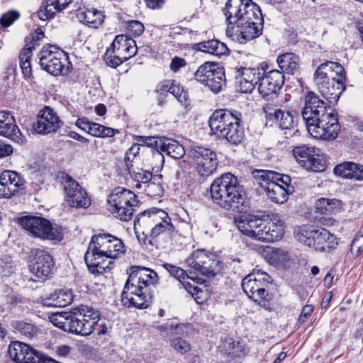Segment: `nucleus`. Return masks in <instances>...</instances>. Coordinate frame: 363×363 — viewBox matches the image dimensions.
<instances>
[{
  "instance_id": "57",
  "label": "nucleus",
  "mask_w": 363,
  "mask_h": 363,
  "mask_svg": "<svg viewBox=\"0 0 363 363\" xmlns=\"http://www.w3.org/2000/svg\"><path fill=\"white\" fill-rule=\"evenodd\" d=\"M172 347L181 354H185L191 350L190 344L181 337H177L172 340Z\"/></svg>"
},
{
  "instance_id": "23",
  "label": "nucleus",
  "mask_w": 363,
  "mask_h": 363,
  "mask_svg": "<svg viewBox=\"0 0 363 363\" xmlns=\"http://www.w3.org/2000/svg\"><path fill=\"white\" fill-rule=\"evenodd\" d=\"M62 125L57 113L49 106L45 107L38 116L33 128L39 134H48L55 132Z\"/></svg>"
},
{
  "instance_id": "10",
  "label": "nucleus",
  "mask_w": 363,
  "mask_h": 363,
  "mask_svg": "<svg viewBox=\"0 0 363 363\" xmlns=\"http://www.w3.org/2000/svg\"><path fill=\"white\" fill-rule=\"evenodd\" d=\"M63 185L65 201L73 208H86L91 205V199L79 184L67 174L61 172L58 175Z\"/></svg>"
},
{
  "instance_id": "31",
  "label": "nucleus",
  "mask_w": 363,
  "mask_h": 363,
  "mask_svg": "<svg viewBox=\"0 0 363 363\" xmlns=\"http://www.w3.org/2000/svg\"><path fill=\"white\" fill-rule=\"evenodd\" d=\"M262 221L258 216L252 214H243L238 218H235V223L240 231L252 238H254Z\"/></svg>"
},
{
  "instance_id": "5",
  "label": "nucleus",
  "mask_w": 363,
  "mask_h": 363,
  "mask_svg": "<svg viewBox=\"0 0 363 363\" xmlns=\"http://www.w3.org/2000/svg\"><path fill=\"white\" fill-rule=\"evenodd\" d=\"M271 281V277L267 273L253 272L242 279V288L250 298L267 310L270 308L271 295L268 290Z\"/></svg>"
},
{
  "instance_id": "51",
  "label": "nucleus",
  "mask_w": 363,
  "mask_h": 363,
  "mask_svg": "<svg viewBox=\"0 0 363 363\" xmlns=\"http://www.w3.org/2000/svg\"><path fill=\"white\" fill-rule=\"evenodd\" d=\"M309 162L305 164V169L313 172H320L325 170L326 167L325 160L318 155L313 153Z\"/></svg>"
},
{
  "instance_id": "13",
  "label": "nucleus",
  "mask_w": 363,
  "mask_h": 363,
  "mask_svg": "<svg viewBox=\"0 0 363 363\" xmlns=\"http://www.w3.org/2000/svg\"><path fill=\"white\" fill-rule=\"evenodd\" d=\"M189 155L194 162L196 172L201 176L208 177L216 170L217 155L211 149L202 146L191 147Z\"/></svg>"
},
{
  "instance_id": "55",
  "label": "nucleus",
  "mask_w": 363,
  "mask_h": 363,
  "mask_svg": "<svg viewBox=\"0 0 363 363\" xmlns=\"http://www.w3.org/2000/svg\"><path fill=\"white\" fill-rule=\"evenodd\" d=\"M162 266L172 277L177 279L179 282L182 281L181 279H191L185 270L177 266L168 263H165Z\"/></svg>"
},
{
  "instance_id": "45",
  "label": "nucleus",
  "mask_w": 363,
  "mask_h": 363,
  "mask_svg": "<svg viewBox=\"0 0 363 363\" xmlns=\"http://www.w3.org/2000/svg\"><path fill=\"white\" fill-rule=\"evenodd\" d=\"M6 303L11 309L19 308L21 312H24L28 311L30 301L18 294H13L7 296Z\"/></svg>"
},
{
  "instance_id": "38",
  "label": "nucleus",
  "mask_w": 363,
  "mask_h": 363,
  "mask_svg": "<svg viewBox=\"0 0 363 363\" xmlns=\"http://www.w3.org/2000/svg\"><path fill=\"white\" fill-rule=\"evenodd\" d=\"M128 47H130V55H135L138 51L135 41L127 35H118L116 36L110 48L115 52L119 51L121 53L125 49L128 50Z\"/></svg>"
},
{
  "instance_id": "3",
  "label": "nucleus",
  "mask_w": 363,
  "mask_h": 363,
  "mask_svg": "<svg viewBox=\"0 0 363 363\" xmlns=\"http://www.w3.org/2000/svg\"><path fill=\"white\" fill-rule=\"evenodd\" d=\"M99 319V311L83 305L70 311L54 313L50 316V322L56 327L82 336L92 333Z\"/></svg>"
},
{
  "instance_id": "12",
  "label": "nucleus",
  "mask_w": 363,
  "mask_h": 363,
  "mask_svg": "<svg viewBox=\"0 0 363 363\" xmlns=\"http://www.w3.org/2000/svg\"><path fill=\"white\" fill-rule=\"evenodd\" d=\"M194 79L207 86L212 91L219 92L225 84V72L219 65L206 62L195 72Z\"/></svg>"
},
{
  "instance_id": "49",
  "label": "nucleus",
  "mask_w": 363,
  "mask_h": 363,
  "mask_svg": "<svg viewBox=\"0 0 363 363\" xmlns=\"http://www.w3.org/2000/svg\"><path fill=\"white\" fill-rule=\"evenodd\" d=\"M336 203L335 200L321 198L316 202L315 208L320 213L330 215L337 211Z\"/></svg>"
},
{
  "instance_id": "47",
  "label": "nucleus",
  "mask_w": 363,
  "mask_h": 363,
  "mask_svg": "<svg viewBox=\"0 0 363 363\" xmlns=\"http://www.w3.org/2000/svg\"><path fill=\"white\" fill-rule=\"evenodd\" d=\"M131 178L137 182L135 184L136 188H141V184H147L150 182L152 177V174L150 171L144 170L143 169L137 168L136 169H131L128 171Z\"/></svg>"
},
{
  "instance_id": "7",
  "label": "nucleus",
  "mask_w": 363,
  "mask_h": 363,
  "mask_svg": "<svg viewBox=\"0 0 363 363\" xmlns=\"http://www.w3.org/2000/svg\"><path fill=\"white\" fill-rule=\"evenodd\" d=\"M259 13H262L259 6L252 0H228L224 9V15L228 23L227 31L230 25L233 29V25L246 21Z\"/></svg>"
},
{
  "instance_id": "15",
  "label": "nucleus",
  "mask_w": 363,
  "mask_h": 363,
  "mask_svg": "<svg viewBox=\"0 0 363 363\" xmlns=\"http://www.w3.org/2000/svg\"><path fill=\"white\" fill-rule=\"evenodd\" d=\"M8 352L10 357L17 363H57L55 359L21 342H14L10 345Z\"/></svg>"
},
{
  "instance_id": "40",
  "label": "nucleus",
  "mask_w": 363,
  "mask_h": 363,
  "mask_svg": "<svg viewBox=\"0 0 363 363\" xmlns=\"http://www.w3.org/2000/svg\"><path fill=\"white\" fill-rule=\"evenodd\" d=\"M244 137V128L241 125V121H239L233 124L219 139H225L231 145H238L242 143Z\"/></svg>"
},
{
  "instance_id": "59",
  "label": "nucleus",
  "mask_w": 363,
  "mask_h": 363,
  "mask_svg": "<svg viewBox=\"0 0 363 363\" xmlns=\"http://www.w3.org/2000/svg\"><path fill=\"white\" fill-rule=\"evenodd\" d=\"M350 251L355 256H359L363 252V234L355 235L351 243Z\"/></svg>"
},
{
  "instance_id": "19",
  "label": "nucleus",
  "mask_w": 363,
  "mask_h": 363,
  "mask_svg": "<svg viewBox=\"0 0 363 363\" xmlns=\"http://www.w3.org/2000/svg\"><path fill=\"white\" fill-rule=\"evenodd\" d=\"M264 18L262 13L250 18L236 25L234 35L240 44L259 37L262 33Z\"/></svg>"
},
{
  "instance_id": "29",
  "label": "nucleus",
  "mask_w": 363,
  "mask_h": 363,
  "mask_svg": "<svg viewBox=\"0 0 363 363\" xmlns=\"http://www.w3.org/2000/svg\"><path fill=\"white\" fill-rule=\"evenodd\" d=\"M311 247L319 252H330L337 245L336 237L328 230L321 228L316 230Z\"/></svg>"
},
{
  "instance_id": "11",
  "label": "nucleus",
  "mask_w": 363,
  "mask_h": 363,
  "mask_svg": "<svg viewBox=\"0 0 363 363\" xmlns=\"http://www.w3.org/2000/svg\"><path fill=\"white\" fill-rule=\"evenodd\" d=\"M247 58L248 61L243 62V66H241L237 71L240 76L239 82L240 91L242 93L251 92L255 86L261 82V80L266 72L265 67L267 65L259 66V64L253 65V61L256 57L253 55H247Z\"/></svg>"
},
{
  "instance_id": "58",
  "label": "nucleus",
  "mask_w": 363,
  "mask_h": 363,
  "mask_svg": "<svg viewBox=\"0 0 363 363\" xmlns=\"http://www.w3.org/2000/svg\"><path fill=\"white\" fill-rule=\"evenodd\" d=\"M20 16L16 11H10L4 13L0 18V24L4 27H9Z\"/></svg>"
},
{
  "instance_id": "56",
  "label": "nucleus",
  "mask_w": 363,
  "mask_h": 363,
  "mask_svg": "<svg viewBox=\"0 0 363 363\" xmlns=\"http://www.w3.org/2000/svg\"><path fill=\"white\" fill-rule=\"evenodd\" d=\"M15 264L11 258L0 259V276L9 277L14 272Z\"/></svg>"
},
{
  "instance_id": "37",
  "label": "nucleus",
  "mask_w": 363,
  "mask_h": 363,
  "mask_svg": "<svg viewBox=\"0 0 363 363\" xmlns=\"http://www.w3.org/2000/svg\"><path fill=\"white\" fill-rule=\"evenodd\" d=\"M164 138H157L152 136H142L135 135V140L138 143H140V147H150L154 149L155 151L153 152V156L157 160H160L162 162H164V156L160 152L161 146L162 145Z\"/></svg>"
},
{
  "instance_id": "14",
  "label": "nucleus",
  "mask_w": 363,
  "mask_h": 363,
  "mask_svg": "<svg viewBox=\"0 0 363 363\" xmlns=\"http://www.w3.org/2000/svg\"><path fill=\"white\" fill-rule=\"evenodd\" d=\"M187 267L206 277H214L221 269L220 262L212 254L203 250L194 251L186 259Z\"/></svg>"
},
{
  "instance_id": "62",
  "label": "nucleus",
  "mask_w": 363,
  "mask_h": 363,
  "mask_svg": "<svg viewBox=\"0 0 363 363\" xmlns=\"http://www.w3.org/2000/svg\"><path fill=\"white\" fill-rule=\"evenodd\" d=\"M170 94H172L181 103V104L186 106V94L184 89L177 85L174 82H173Z\"/></svg>"
},
{
  "instance_id": "44",
  "label": "nucleus",
  "mask_w": 363,
  "mask_h": 363,
  "mask_svg": "<svg viewBox=\"0 0 363 363\" xmlns=\"http://www.w3.org/2000/svg\"><path fill=\"white\" fill-rule=\"evenodd\" d=\"M314 153V148H309L305 145L295 147L293 154L297 162L305 168V164L309 162V160Z\"/></svg>"
},
{
  "instance_id": "8",
  "label": "nucleus",
  "mask_w": 363,
  "mask_h": 363,
  "mask_svg": "<svg viewBox=\"0 0 363 363\" xmlns=\"http://www.w3.org/2000/svg\"><path fill=\"white\" fill-rule=\"evenodd\" d=\"M306 128L313 138L326 140H335L340 130L337 114L331 108L320 118H316L315 123L308 124Z\"/></svg>"
},
{
  "instance_id": "53",
  "label": "nucleus",
  "mask_w": 363,
  "mask_h": 363,
  "mask_svg": "<svg viewBox=\"0 0 363 363\" xmlns=\"http://www.w3.org/2000/svg\"><path fill=\"white\" fill-rule=\"evenodd\" d=\"M281 129H290L294 125V116L289 111H281L277 121L273 122Z\"/></svg>"
},
{
  "instance_id": "28",
  "label": "nucleus",
  "mask_w": 363,
  "mask_h": 363,
  "mask_svg": "<svg viewBox=\"0 0 363 363\" xmlns=\"http://www.w3.org/2000/svg\"><path fill=\"white\" fill-rule=\"evenodd\" d=\"M177 234L174 226L172 223V220L168 213L166 212V217L161 216L160 220L157 221L155 225L150 231V238L145 235L143 242L145 245L147 243L153 245L152 240L157 238L160 235L172 237Z\"/></svg>"
},
{
  "instance_id": "60",
  "label": "nucleus",
  "mask_w": 363,
  "mask_h": 363,
  "mask_svg": "<svg viewBox=\"0 0 363 363\" xmlns=\"http://www.w3.org/2000/svg\"><path fill=\"white\" fill-rule=\"evenodd\" d=\"M145 27L143 24L138 21H130L127 27V31L130 35L135 37L140 36L144 32Z\"/></svg>"
},
{
  "instance_id": "20",
  "label": "nucleus",
  "mask_w": 363,
  "mask_h": 363,
  "mask_svg": "<svg viewBox=\"0 0 363 363\" xmlns=\"http://www.w3.org/2000/svg\"><path fill=\"white\" fill-rule=\"evenodd\" d=\"M84 260L89 271L92 274H101L107 269L112 268L113 261L104 252H101L94 242L90 241L84 255Z\"/></svg>"
},
{
  "instance_id": "36",
  "label": "nucleus",
  "mask_w": 363,
  "mask_h": 363,
  "mask_svg": "<svg viewBox=\"0 0 363 363\" xmlns=\"http://www.w3.org/2000/svg\"><path fill=\"white\" fill-rule=\"evenodd\" d=\"M299 57L292 52H286L278 56L277 62L281 72L294 74L299 68Z\"/></svg>"
},
{
  "instance_id": "27",
  "label": "nucleus",
  "mask_w": 363,
  "mask_h": 363,
  "mask_svg": "<svg viewBox=\"0 0 363 363\" xmlns=\"http://www.w3.org/2000/svg\"><path fill=\"white\" fill-rule=\"evenodd\" d=\"M0 135L18 144L25 141V137L16 124L14 117L9 112L0 111Z\"/></svg>"
},
{
  "instance_id": "2",
  "label": "nucleus",
  "mask_w": 363,
  "mask_h": 363,
  "mask_svg": "<svg viewBox=\"0 0 363 363\" xmlns=\"http://www.w3.org/2000/svg\"><path fill=\"white\" fill-rule=\"evenodd\" d=\"M214 203L235 213H247L249 206L237 177L226 172L214 179L210 187Z\"/></svg>"
},
{
  "instance_id": "1",
  "label": "nucleus",
  "mask_w": 363,
  "mask_h": 363,
  "mask_svg": "<svg viewBox=\"0 0 363 363\" xmlns=\"http://www.w3.org/2000/svg\"><path fill=\"white\" fill-rule=\"evenodd\" d=\"M121 294V303L128 308H147L153 297L152 289L157 282V273L146 267L133 266Z\"/></svg>"
},
{
  "instance_id": "21",
  "label": "nucleus",
  "mask_w": 363,
  "mask_h": 363,
  "mask_svg": "<svg viewBox=\"0 0 363 363\" xmlns=\"http://www.w3.org/2000/svg\"><path fill=\"white\" fill-rule=\"evenodd\" d=\"M91 242L98 246L101 252L105 253L111 259H115L125 252L122 240L108 233H99L92 236Z\"/></svg>"
},
{
  "instance_id": "30",
  "label": "nucleus",
  "mask_w": 363,
  "mask_h": 363,
  "mask_svg": "<svg viewBox=\"0 0 363 363\" xmlns=\"http://www.w3.org/2000/svg\"><path fill=\"white\" fill-rule=\"evenodd\" d=\"M220 352L231 359H243L249 352L246 345L240 341H234L231 337H225L220 345Z\"/></svg>"
},
{
  "instance_id": "41",
  "label": "nucleus",
  "mask_w": 363,
  "mask_h": 363,
  "mask_svg": "<svg viewBox=\"0 0 363 363\" xmlns=\"http://www.w3.org/2000/svg\"><path fill=\"white\" fill-rule=\"evenodd\" d=\"M315 230L313 229L312 226L302 225L295 230V238L298 242L311 247L313 240L312 238L314 236Z\"/></svg>"
},
{
  "instance_id": "61",
  "label": "nucleus",
  "mask_w": 363,
  "mask_h": 363,
  "mask_svg": "<svg viewBox=\"0 0 363 363\" xmlns=\"http://www.w3.org/2000/svg\"><path fill=\"white\" fill-rule=\"evenodd\" d=\"M187 279H181L182 281L179 283L192 296V297H194L197 303H200L199 299L201 298V296H199V294L202 293L203 291L197 286L191 285V284L188 281Z\"/></svg>"
},
{
  "instance_id": "9",
  "label": "nucleus",
  "mask_w": 363,
  "mask_h": 363,
  "mask_svg": "<svg viewBox=\"0 0 363 363\" xmlns=\"http://www.w3.org/2000/svg\"><path fill=\"white\" fill-rule=\"evenodd\" d=\"M107 203L108 211L115 218L122 221H128L131 219L130 209L127 208L123 211L121 204L138 205V201L132 191L118 186L111 191L107 199Z\"/></svg>"
},
{
  "instance_id": "34",
  "label": "nucleus",
  "mask_w": 363,
  "mask_h": 363,
  "mask_svg": "<svg viewBox=\"0 0 363 363\" xmlns=\"http://www.w3.org/2000/svg\"><path fill=\"white\" fill-rule=\"evenodd\" d=\"M77 17L80 22L92 28H97L100 26L104 18L103 13L96 9L79 10L77 14Z\"/></svg>"
},
{
  "instance_id": "32",
  "label": "nucleus",
  "mask_w": 363,
  "mask_h": 363,
  "mask_svg": "<svg viewBox=\"0 0 363 363\" xmlns=\"http://www.w3.org/2000/svg\"><path fill=\"white\" fill-rule=\"evenodd\" d=\"M267 197L277 203H284L288 199V196L294 191V187L289 189L279 183L270 182L265 186Z\"/></svg>"
},
{
  "instance_id": "17",
  "label": "nucleus",
  "mask_w": 363,
  "mask_h": 363,
  "mask_svg": "<svg viewBox=\"0 0 363 363\" xmlns=\"http://www.w3.org/2000/svg\"><path fill=\"white\" fill-rule=\"evenodd\" d=\"M29 267L37 277L45 279L53 273L55 262L51 254L41 249H33L29 254Z\"/></svg>"
},
{
  "instance_id": "26",
  "label": "nucleus",
  "mask_w": 363,
  "mask_h": 363,
  "mask_svg": "<svg viewBox=\"0 0 363 363\" xmlns=\"http://www.w3.org/2000/svg\"><path fill=\"white\" fill-rule=\"evenodd\" d=\"M161 216L166 217V212L157 208H151L140 213L134 219L135 233L141 230L145 235V231L150 230L155 223L160 220Z\"/></svg>"
},
{
  "instance_id": "52",
  "label": "nucleus",
  "mask_w": 363,
  "mask_h": 363,
  "mask_svg": "<svg viewBox=\"0 0 363 363\" xmlns=\"http://www.w3.org/2000/svg\"><path fill=\"white\" fill-rule=\"evenodd\" d=\"M140 149V145L139 143H134L132 146L128 149L125 152L124 161L126 167V169L130 171L133 166V163L139 155Z\"/></svg>"
},
{
  "instance_id": "64",
  "label": "nucleus",
  "mask_w": 363,
  "mask_h": 363,
  "mask_svg": "<svg viewBox=\"0 0 363 363\" xmlns=\"http://www.w3.org/2000/svg\"><path fill=\"white\" fill-rule=\"evenodd\" d=\"M174 81L171 80H163L160 82L155 90V91L157 94H165L167 95L168 93H170L172 84Z\"/></svg>"
},
{
  "instance_id": "42",
  "label": "nucleus",
  "mask_w": 363,
  "mask_h": 363,
  "mask_svg": "<svg viewBox=\"0 0 363 363\" xmlns=\"http://www.w3.org/2000/svg\"><path fill=\"white\" fill-rule=\"evenodd\" d=\"M11 325L16 331L28 338H33L38 333L37 327L30 322L15 320Z\"/></svg>"
},
{
  "instance_id": "39",
  "label": "nucleus",
  "mask_w": 363,
  "mask_h": 363,
  "mask_svg": "<svg viewBox=\"0 0 363 363\" xmlns=\"http://www.w3.org/2000/svg\"><path fill=\"white\" fill-rule=\"evenodd\" d=\"M160 152L162 155L166 153L174 159H179L185 154L184 148L182 145L174 140L167 138H164Z\"/></svg>"
},
{
  "instance_id": "33",
  "label": "nucleus",
  "mask_w": 363,
  "mask_h": 363,
  "mask_svg": "<svg viewBox=\"0 0 363 363\" xmlns=\"http://www.w3.org/2000/svg\"><path fill=\"white\" fill-rule=\"evenodd\" d=\"M73 301V295L70 291L60 289L49 297L43 298L42 303L45 306L65 307Z\"/></svg>"
},
{
  "instance_id": "24",
  "label": "nucleus",
  "mask_w": 363,
  "mask_h": 363,
  "mask_svg": "<svg viewBox=\"0 0 363 363\" xmlns=\"http://www.w3.org/2000/svg\"><path fill=\"white\" fill-rule=\"evenodd\" d=\"M52 47H43L38 54L41 67L53 76L62 74L64 65L61 61L62 54L50 50Z\"/></svg>"
},
{
  "instance_id": "46",
  "label": "nucleus",
  "mask_w": 363,
  "mask_h": 363,
  "mask_svg": "<svg viewBox=\"0 0 363 363\" xmlns=\"http://www.w3.org/2000/svg\"><path fill=\"white\" fill-rule=\"evenodd\" d=\"M357 164L352 162H345L336 165L334 168V174L343 178L352 179L354 177V171Z\"/></svg>"
},
{
  "instance_id": "43",
  "label": "nucleus",
  "mask_w": 363,
  "mask_h": 363,
  "mask_svg": "<svg viewBox=\"0 0 363 363\" xmlns=\"http://www.w3.org/2000/svg\"><path fill=\"white\" fill-rule=\"evenodd\" d=\"M252 175L260 186L265 189V186H269L273 179L277 176V172L272 170L254 169Z\"/></svg>"
},
{
  "instance_id": "6",
  "label": "nucleus",
  "mask_w": 363,
  "mask_h": 363,
  "mask_svg": "<svg viewBox=\"0 0 363 363\" xmlns=\"http://www.w3.org/2000/svg\"><path fill=\"white\" fill-rule=\"evenodd\" d=\"M23 228L35 238L60 242L63 239L62 228L52 225L48 219L40 216H28L20 218Z\"/></svg>"
},
{
  "instance_id": "63",
  "label": "nucleus",
  "mask_w": 363,
  "mask_h": 363,
  "mask_svg": "<svg viewBox=\"0 0 363 363\" xmlns=\"http://www.w3.org/2000/svg\"><path fill=\"white\" fill-rule=\"evenodd\" d=\"M267 229V223L262 221V224L260 225V228L257 230V233L254 237V239L270 242L269 241V233Z\"/></svg>"
},
{
  "instance_id": "25",
  "label": "nucleus",
  "mask_w": 363,
  "mask_h": 363,
  "mask_svg": "<svg viewBox=\"0 0 363 363\" xmlns=\"http://www.w3.org/2000/svg\"><path fill=\"white\" fill-rule=\"evenodd\" d=\"M25 181L20 175L13 171H4L0 177V197L11 198L23 189Z\"/></svg>"
},
{
  "instance_id": "22",
  "label": "nucleus",
  "mask_w": 363,
  "mask_h": 363,
  "mask_svg": "<svg viewBox=\"0 0 363 363\" xmlns=\"http://www.w3.org/2000/svg\"><path fill=\"white\" fill-rule=\"evenodd\" d=\"M330 108V106L327 105L314 92H308L305 99V106L301 112L306 125L315 123L316 118H320Z\"/></svg>"
},
{
  "instance_id": "16",
  "label": "nucleus",
  "mask_w": 363,
  "mask_h": 363,
  "mask_svg": "<svg viewBox=\"0 0 363 363\" xmlns=\"http://www.w3.org/2000/svg\"><path fill=\"white\" fill-rule=\"evenodd\" d=\"M241 117V113L235 110L217 109L208 119L211 131L219 138L233 124L242 121Z\"/></svg>"
},
{
  "instance_id": "48",
  "label": "nucleus",
  "mask_w": 363,
  "mask_h": 363,
  "mask_svg": "<svg viewBox=\"0 0 363 363\" xmlns=\"http://www.w3.org/2000/svg\"><path fill=\"white\" fill-rule=\"evenodd\" d=\"M117 133H118V130L116 129L106 127L99 123L93 122L89 134L94 137L106 138L113 137Z\"/></svg>"
},
{
  "instance_id": "18",
  "label": "nucleus",
  "mask_w": 363,
  "mask_h": 363,
  "mask_svg": "<svg viewBox=\"0 0 363 363\" xmlns=\"http://www.w3.org/2000/svg\"><path fill=\"white\" fill-rule=\"evenodd\" d=\"M284 83V74L281 72L272 69L265 72L258 85L259 94L265 101H274L277 98Z\"/></svg>"
},
{
  "instance_id": "50",
  "label": "nucleus",
  "mask_w": 363,
  "mask_h": 363,
  "mask_svg": "<svg viewBox=\"0 0 363 363\" xmlns=\"http://www.w3.org/2000/svg\"><path fill=\"white\" fill-rule=\"evenodd\" d=\"M104 57L107 65L113 68L121 65L127 60V57L121 56L111 48L107 49Z\"/></svg>"
},
{
  "instance_id": "35",
  "label": "nucleus",
  "mask_w": 363,
  "mask_h": 363,
  "mask_svg": "<svg viewBox=\"0 0 363 363\" xmlns=\"http://www.w3.org/2000/svg\"><path fill=\"white\" fill-rule=\"evenodd\" d=\"M197 50L216 56L225 55L229 52L226 45L218 40H210L195 45Z\"/></svg>"
},
{
  "instance_id": "54",
  "label": "nucleus",
  "mask_w": 363,
  "mask_h": 363,
  "mask_svg": "<svg viewBox=\"0 0 363 363\" xmlns=\"http://www.w3.org/2000/svg\"><path fill=\"white\" fill-rule=\"evenodd\" d=\"M262 110L265 113L267 120L269 122H274L277 121L279 114L281 109L278 108L277 105L272 104L270 103H266L262 106Z\"/></svg>"
},
{
  "instance_id": "4",
  "label": "nucleus",
  "mask_w": 363,
  "mask_h": 363,
  "mask_svg": "<svg viewBox=\"0 0 363 363\" xmlns=\"http://www.w3.org/2000/svg\"><path fill=\"white\" fill-rule=\"evenodd\" d=\"M313 80L322 96L330 104L336 103L345 89V69L338 62L326 61L317 67Z\"/></svg>"
}]
</instances>
